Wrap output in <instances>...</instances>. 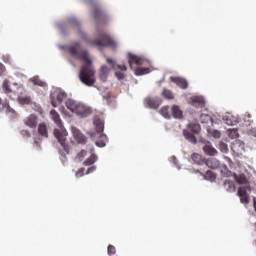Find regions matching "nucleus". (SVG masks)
<instances>
[{"instance_id":"6e6552de","label":"nucleus","mask_w":256,"mask_h":256,"mask_svg":"<svg viewBox=\"0 0 256 256\" xmlns=\"http://www.w3.org/2000/svg\"><path fill=\"white\" fill-rule=\"evenodd\" d=\"M144 103L146 105V107H148L149 109H159V107H161V98H151V97H147L144 100Z\"/></svg>"},{"instance_id":"423d86ee","label":"nucleus","mask_w":256,"mask_h":256,"mask_svg":"<svg viewBox=\"0 0 256 256\" xmlns=\"http://www.w3.org/2000/svg\"><path fill=\"white\" fill-rule=\"evenodd\" d=\"M64 99H67V94L61 89L54 90L50 95L52 107H59Z\"/></svg>"},{"instance_id":"4be33fe9","label":"nucleus","mask_w":256,"mask_h":256,"mask_svg":"<svg viewBox=\"0 0 256 256\" xmlns=\"http://www.w3.org/2000/svg\"><path fill=\"white\" fill-rule=\"evenodd\" d=\"M38 133L41 137H49V132L47 131V125L45 123H40L38 126Z\"/></svg>"},{"instance_id":"5701e85b","label":"nucleus","mask_w":256,"mask_h":256,"mask_svg":"<svg viewBox=\"0 0 256 256\" xmlns=\"http://www.w3.org/2000/svg\"><path fill=\"white\" fill-rule=\"evenodd\" d=\"M191 159L192 161L196 164V165H203V163H205V160L203 159V156H201L198 153H193L191 155Z\"/></svg>"},{"instance_id":"79ce46f5","label":"nucleus","mask_w":256,"mask_h":256,"mask_svg":"<svg viewBox=\"0 0 256 256\" xmlns=\"http://www.w3.org/2000/svg\"><path fill=\"white\" fill-rule=\"evenodd\" d=\"M241 203H243L244 205L249 204V196L245 195V196H239Z\"/></svg>"},{"instance_id":"1a4fd4ad","label":"nucleus","mask_w":256,"mask_h":256,"mask_svg":"<svg viewBox=\"0 0 256 256\" xmlns=\"http://www.w3.org/2000/svg\"><path fill=\"white\" fill-rule=\"evenodd\" d=\"M71 131L76 142L87 143V137L81 133V130L77 129L76 127H72Z\"/></svg>"},{"instance_id":"2eb2a0df","label":"nucleus","mask_w":256,"mask_h":256,"mask_svg":"<svg viewBox=\"0 0 256 256\" xmlns=\"http://www.w3.org/2000/svg\"><path fill=\"white\" fill-rule=\"evenodd\" d=\"M109 73H111V69H109V67H107L105 65L101 66L99 78L101 81H103V83H105V81H107V77H109Z\"/></svg>"},{"instance_id":"473e14b6","label":"nucleus","mask_w":256,"mask_h":256,"mask_svg":"<svg viewBox=\"0 0 256 256\" xmlns=\"http://www.w3.org/2000/svg\"><path fill=\"white\" fill-rule=\"evenodd\" d=\"M160 114L165 118V119H171V114L169 113V106H163L160 109Z\"/></svg>"},{"instance_id":"5fc2aeb1","label":"nucleus","mask_w":256,"mask_h":256,"mask_svg":"<svg viewBox=\"0 0 256 256\" xmlns=\"http://www.w3.org/2000/svg\"><path fill=\"white\" fill-rule=\"evenodd\" d=\"M71 143L73 144V140H71Z\"/></svg>"},{"instance_id":"39448f33","label":"nucleus","mask_w":256,"mask_h":256,"mask_svg":"<svg viewBox=\"0 0 256 256\" xmlns=\"http://www.w3.org/2000/svg\"><path fill=\"white\" fill-rule=\"evenodd\" d=\"M86 5H90V7H93V18L95 21H107V13L101 9V6H99V3L97 0H84Z\"/></svg>"},{"instance_id":"a878e982","label":"nucleus","mask_w":256,"mask_h":256,"mask_svg":"<svg viewBox=\"0 0 256 256\" xmlns=\"http://www.w3.org/2000/svg\"><path fill=\"white\" fill-rule=\"evenodd\" d=\"M183 135L185 139H187V141H189L190 143H194V144L197 143V138L195 137V135L190 133L189 130H184Z\"/></svg>"},{"instance_id":"bb28decb","label":"nucleus","mask_w":256,"mask_h":256,"mask_svg":"<svg viewBox=\"0 0 256 256\" xmlns=\"http://www.w3.org/2000/svg\"><path fill=\"white\" fill-rule=\"evenodd\" d=\"M233 177L239 185H245V183H247V177L245 176V174L237 175L234 173Z\"/></svg>"},{"instance_id":"f8f14e48","label":"nucleus","mask_w":256,"mask_h":256,"mask_svg":"<svg viewBox=\"0 0 256 256\" xmlns=\"http://www.w3.org/2000/svg\"><path fill=\"white\" fill-rule=\"evenodd\" d=\"M191 101H192V107H195L196 109H204L205 98L201 96H194L191 98Z\"/></svg>"},{"instance_id":"6e6d98bb","label":"nucleus","mask_w":256,"mask_h":256,"mask_svg":"<svg viewBox=\"0 0 256 256\" xmlns=\"http://www.w3.org/2000/svg\"><path fill=\"white\" fill-rule=\"evenodd\" d=\"M14 85H17V83H14Z\"/></svg>"},{"instance_id":"72a5a7b5","label":"nucleus","mask_w":256,"mask_h":256,"mask_svg":"<svg viewBox=\"0 0 256 256\" xmlns=\"http://www.w3.org/2000/svg\"><path fill=\"white\" fill-rule=\"evenodd\" d=\"M220 171L222 174V177H229L231 175V171H229V168L227 165L220 166Z\"/></svg>"},{"instance_id":"ea45409f","label":"nucleus","mask_w":256,"mask_h":256,"mask_svg":"<svg viewBox=\"0 0 256 256\" xmlns=\"http://www.w3.org/2000/svg\"><path fill=\"white\" fill-rule=\"evenodd\" d=\"M116 253H117V250H116L115 246L109 245L108 246V255H115Z\"/></svg>"},{"instance_id":"393cba45","label":"nucleus","mask_w":256,"mask_h":256,"mask_svg":"<svg viewBox=\"0 0 256 256\" xmlns=\"http://www.w3.org/2000/svg\"><path fill=\"white\" fill-rule=\"evenodd\" d=\"M196 173H200V175H202V177H204V179H207L208 181H215L216 179L215 173L210 170H208L205 174L199 172V170H197Z\"/></svg>"},{"instance_id":"8fccbe9b","label":"nucleus","mask_w":256,"mask_h":256,"mask_svg":"<svg viewBox=\"0 0 256 256\" xmlns=\"http://www.w3.org/2000/svg\"><path fill=\"white\" fill-rule=\"evenodd\" d=\"M5 109V104L3 103V100L0 98V112Z\"/></svg>"},{"instance_id":"c03bdc74","label":"nucleus","mask_w":256,"mask_h":256,"mask_svg":"<svg viewBox=\"0 0 256 256\" xmlns=\"http://www.w3.org/2000/svg\"><path fill=\"white\" fill-rule=\"evenodd\" d=\"M20 133L22 137H27V138L31 137V134L29 133L28 130H22Z\"/></svg>"},{"instance_id":"f257e3e1","label":"nucleus","mask_w":256,"mask_h":256,"mask_svg":"<svg viewBox=\"0 0 256 256\" xmlns=\"http://www.w3.org/2000/svg\"><path fill=\"white\" fill-rule=\"evenodd\" d=\"M77 59L84 62L79 73L80 81L87 87H93L95 85V68H93V62L89 59V52H78Z\"/></svg>"},{"instance_id":"9d476101","label":"nucleus","mask_w":256,"mask_h":256,"mask_svg":"<svg viewBox=\"0 0 256 256\" xmlns=\"http://www.w3.org/2000/svg\"><path fill=\"white\" fill-rule=\"evenodd\" d=\"M170 81H172V83H175L178 87H180V89H187L189 87V83L187 82V80L182 77L171 76Z\"/></svg>"},{"instance_id":"cd10ccee","label":"nucleus","mask_w":256,"mask_h":256,"mask_svg":"<svg viewBox=\"0 0 256 256\" xmlns=\"http://www.w3.org/2000/svg\"><path fill=\"white\" fill-rule=\"evenodd\" d=\"M17 101L20 105H31L30 96H18Z\"/></svg>"},{"instance_id":"7ed1b4c3","label":"nucleus","mask_w":256,"mask_h":256,"mask_svg":"<svg viewBox=\"0 0 256 256\" xmlns=\"http://www.w3.org/2000/svg\"><path fill=\"white\" fill-rule=\"evenodd\" d=\"M98 37L99 39L97 40H89L87 35L84 34V40L86 43H89L91 47H117L115 40L106 32H101Z\"/></svg>"},{"instance_id":"e433bc0d","label":"nucleus","mask_w":256,"mask_h":256,"mask_svg":"<svg viewBox=\"0 0 256 256\" xmlns=\"http://www.w3.org/2000/svg\"><path fill=\"white\" fill-rule=\"evenodd\" d=\"M68 51H69L70 55H72V57H78V55H79V52L77 51V47H75V46H70L68 48Z\"/></svg>"},{"instance_id":"4468645a","label":"nucleus","mask_w":256,"mask_h":256,"mask_svg":"<svg viewBox=\"0 0 256 256\" xmlns=\"http://www.w3.org/2000/svg\"><path fill=\"white\" fill-rule=\"evenodd\" d=\"M171 115L174 119H183V110L178 105L171 107Z\"/></svg>"},{"instance_id":"f3484780","label":"nucleus","mask_w":256,"mask_h":256,"mask_svg":"<svg viewBox=\"0 0 256 256\" xmlns=\"http://www.w3.org/2000/svg\"><path fill=\"white\" fill-rule=\"evenodd\" d=\"M205 163L209 167V169H219V167H221L219 160H217L216 158H209L208 160H206Z\"/></svg>"},{"instance_id":"dca6fc26","label":"nucleus","mask_w":256,"mask_h":256,"mask_svg":"<svg viewBox=\"0 0 256 256\" xmlns=\"http://www.w3.org/2000/svg\"><path fill=\"white\" fill-rule=\"evenodd\" d=\"M106 62L111 66V69H115V67H117L120 71H127L126 65H115V60H113V58L107 57Z\"/></svg>"},{"instance_id":"c85d7f7f","label":"nucleus","mask_w":256,"mask_h":256,"mask_svg":"<svg viewBox=\"0 0 256 256\" xmlns=\"http://www.w3.org/2000/svg\"><path fill=\"white\" fill-rule=\"evenodd\" d=\"M94 163H97V155L92 154V155H90L89 158H87L84 161L83 165H85L86 167H89V165H94Z\"/></svg>"},{"instance_id":"a211bd4d","label":"nucleus","mask_w":256,"mask_h":256,"mask_svg":"<svg viewBox=\"0 0 256 256\" xmlns=\"http://www.w3.org/2000/svg\"><path fill=\"white\" fill-rule=\"evenodd\" d=\"M79 106V102L75 101V100H67L66 101V107L67 109H69V111H71L72 113H75L77 111V107Z\"/></svg>"},{"instance_id":"09e8293b","label":"nucleus","mask_w":256,"mask_h":256,"mask_svg":"<svg viewBox=\"0 0 256 256\" xmlns=\"http://www.w3.org/2000/svg\"><path fill=\"white\" fill-rule=\"evenodd\" d=\"M71 21H72V23H74L76 25V27L78 28V31H81V28L79 27V21H77L75 19H72Z\"/></svg>"},{"instance_id":"864d4df0","label":"nucleus","mask_w":256,"mask_h":256,"mask_svg":"<svg viewBox=\"0 0 256 256\" xmlns=\"http://www.w3.org/2000/svg\"><path fill=\"white\" fill-rule=\"evenodd\" d=\"M76 47H79V43L76 44Z\"/></svg>"},{"instance_id":"20e7f679","label":"nucleus","mask_w":256,"mask_h":256,"mask_svg":"<svg viewBox=\"0 0 256 256\" xmlns=\"http://www.w3.org/2000/svg\"><path fill=\"white\" fill-rule=\"evenodd\" d=\"M145 58L142 56L135 55L133 53H128V65L132 71H135V75H146V73H149V68H143V67H133L134 65H145Z\"/></svg>"},{"instance_id":"7c9ffc66","label":"nucleus","mask_w":256,"mask_h":256,"mask_svg":"<svg viewBox=\"0 0 256 256\" xmlns=\"http://www.w3.org/2000/svg\"><path fill=\"white\" fill-rule=\"evenodd\" d=\"M223 186L225 187L226 191H235V184L231 180H225L223 182Z\"/></svg>"},{"instance_id":"de8ad7c7","label":"nucleus","mask_w":256,"mask_h":256,"mask_svg":"<svg viewBox=\"0 0 256 256\" xmlns=\"http://www.w3.org/2000/svg\"><path fill=\"white\" fill-rule=\"evenodd\" d=\"M3 73H5V66L0 63V76L3 75Z\"/></svg>"},{"instance_id":"f03ea898","label":"nucleus","mask_w":256,"mask_h":256,"mask_svg":"<svg viewBox=\"0 0 256 256\" xmlns=\"http://www.w3.org/2000/svg\"><path fill=\"white\" fill-rule=\"evenodd\" d=\"M50 117L58 127L54 129V137L57 139L58 143L60 144L66 155H69L71 151V147H69V142H67V137L69 133L67 132L65 127H63L61 116L59 115V113H57L56 110H51Z\"/></svg>"},{"instance_id":"a18cd8bd","label":"nucleus","mask_w":256,"mask_h":256,"mask_svg":"<svg viewBox=\"0 0 256 256\" xmlns=\"http://www.w3.org/2000/svg\"><path fill=\"white\" fill-rule=\"evenodd\" d=\"M97 170L96 166H91L90 168L87 169L86 175H89L90 173H94V171Z\"/></svg>"},{"instance_id":"aec40b11","label":"nucleus","mask_w":256,"mask_h":256,"mask_svg":"<svg viewBox=\"0 0 256 256\" xmlns=\"http://www.w3.org/2000/svg\"><path fill=\"white\" fill-rule=\"evenodd\" d=\"M223 121L226 125H229V126L237 125V118H235V116L231 114L224 116Z\"/></svg>"},{"instance_id":"37998d69","label":"nucleus","mask_w":256,"mask_h":256,"mask_svg":"<svg viewBox=\"0 0 256 256\" xmlns=\"http://www.w3.org/2000/svg\"><path fill=\"white\" fill-rule=\"evenodd\" d=\"M86 155H87V151H86V150H81V151L77 154V158H78V159H83V158H85Z\"/></svg>"},{"instance_id":"603ef678","label":"nucleus","mask_w":256,"mask_h":256,"mask_svg":"<svg viewBox=\"0 0 256 256\" xmlns=\"http://www.w3.org/2000/svg\"><path fill=\"white\" fill-rule=\"evenodd\" d=\"M83 171H85V168H81V169L77 172V175H79V173H83Z\"/></svg>"},{"instance_id":"58836bf2","label":"nucleus","mask_w":256,"mask_h":256,"mask_svg":"<svg viewBox=\"0 0 256 256\" xmlns=\"http://www.w3.org/2000/svg\"><path fill=\"white\" fill-rule=\"evenodd\" d=\"M245 195H247V188L242 186L238 189V197H243Z\"/></svg>"},{"instance_id":"f704fd0d","label":"nucleus","mask_w":256,"mask_h":256,"mask_svg":"<svg viewBox=\"0 0 256 256\" xmlns=\"http://www.w3.org/2000/svg\"><path fill=\"white\" fill-rule=\"evenodd\" d=\"M2 89L4 93H13V90H11V86L9 85V80H5L2 85Z\"/></svg>"},{"instance_id":"2f4dec72","label":"nucleus","mask_w":256,"mask_h":256,"mask_svg":"<svg viewBox=\"0 0 256 256\" xmlns=\"http://www.w3.org/2000/svg\"><path fill=\"white\" fill-rule=\"evenodd\" d=\"M162 97H164V99H175V96L173 95V92L167 88H164L163 89V92H162Z\"/></svg>"},{"instance_id":"c756f323","label":"nucleus","mask_w":256,"mask_h":256,"mask_svg":"<svg viewBox=\"0 0 256 256\" xmlns=\"http://www.w3.org/2000/svg\"><path fill=\"white\" fill-rule=\"evenodd\" d=\"M200 122L201 123H213V117H211V115L209 114H201L200 115Z\"/></svg>"},{"instance_id":"0eeeda50","label":"nucleus","mask_w":256,"mask_h":256,"mask_svg":"<svg viewBox=\"0 0 256 256\" xmlns=\"http://www.w3.org/2000/svg\"><path fill=\"white\" fill-rule=\"evenodd\" d=\"M201 143H203V151L205 153V155H209L210 157H215V155H217V149H215L213 147V145L211 144V142L207 141V140H201Z\"/></svg>"},{"instance_id":"a19ab883","label":"nucleus","mask_w":256,"mask_h":256,"mask_svg":"<svg viewBox=\"0 0 256 256\" xmlns=\"http://www.w3.org/2000/svg\"><path fill=\"white\" fill-rule=\"evenodd\" d=\"M115 76L117 77V79L119 81H123V79H125V74L123 72H120V71H116Z\"/></svg>"},{"instance_id":"b1692460","label":"nucleus","mask_w":256,"mask_h":256,"mask_svg":"<svg viewBox=\"0 0 256 256\" xmlns=\"http://www.w3.org/2000/svg\"><path fill=\"white\" fill-rule=\"evenodd\" d=\"M188 129H189V131L194 133V135H199V133L201 131V126L197 123H190V124H188Z\"/></svg>"},{"instance_id":"6ab92c4d","label":"nucleus","mask_w":256,"mask_h":256,"mask_svg":"<svg viewBox=\"0 0 256 256\" xmlns=\"http://www.w3.org/2000/svg\"><path fill=\"white\" fill-rule=\"evenodd\" d=\"M97 137H99V139L96 141L97 147H105L107 145V135L102 132L97 134Z\"/></svg>"},{"instance_id":"49530a36","label":"nucleus","mask_w":256,"mask_h":256,"mask_svg":"<svg viewBox=\"0 0 256 256\" xmlns=\"http://www.w3.org/2000/svg\"><path fill=\"white\" fill-rule=\"evenodd\" d=\"M220 149L222 150V151H227V144H225L224 142H221L220 143Z\"/></svg>"},{"instance_id":"3c124183","label":"nucleus","mask_w":256,"mask_h":256,"mask_svg":"<svg viewBox=\"0 0 256 256\" xmlns=\"http://www.w3.org/2000/svg\"><path fill=\"white\" fill-rule=\"evenodd\" d=\"M250 135H252V137H256V128L250 130Z\"/></svg>"},{"instance_id":"412c9836","label":"nucleus","mask_w":256,"mask_h":256,"mask_svg":"<svg viewBox=\"0 0 256 256\" xmlns=\"http://www.w3.org/2000/svg\"><path fill=\"white\" fill-rule=\"evenodd\" d=\"M94 125L96 127L97 134L103 133V131H105V124L101 119H95Z\"/></svg>"},{"instance_id":"c9c22d12","label":"nucleus","mask_w":256,"mask_h":256,"mask_svg":"<svg viewBox=\"0 0 256 256\" xmlns=\"http://www.w3.org/2000/svg\"><path fill=\"white\" fill-rule=\"evenodd\" d=\"M209 137H214V139H221V132L219 130H208Z\"/></svg>"},{"instance_id":"ddd939ff","label":"nucleus","mask_w":256,"mask_h":256,"mask_svg":"<svg viewBox=\"0 0 256 256\" xmlns=\"http://www.w3.org/2000/svg\"><path fill=\"white\" fill-rule=\"evenodd\" d=\"M24 124L26 127H29L30 129H36L37 128V116L31 114L24 120Z\"/></svg>"},{"instance_id":"9b49d317","label":"nucleus","mask_w":256,"mask_h":256,"mask_svg":"<svg viewBox=\"0 0 256 256\" xmlns=\"http://www.w3.org/2000/svg\"><path fill=\"white\" fill-rule=\"evenodd\" d=\"M76 115H80L81 117H88V115H91V109L85 106L82 103L78 104V107L76 108Z\"/></svg>"},{"instance_id":"4c0bfd02","label":"nucleus","mask_w":256,"mask_h":256,"mask_svg":"<svg viewBox=\"0 0 256 256\" xmlns=\"http://www.w3.org/2000/svg\"><path fill=\"white\" fill-rule=\"evenodd\" d=\"M229 135L231 139H237V137H239V131L237 129H230Z\"/></svg>"}]
</instances>
